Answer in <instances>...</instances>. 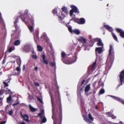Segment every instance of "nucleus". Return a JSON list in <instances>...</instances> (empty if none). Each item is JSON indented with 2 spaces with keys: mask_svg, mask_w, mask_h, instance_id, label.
<instances>
[{
  "mask_svg": "<svg viewBox=\"0 0 124 124\" xmlns=\"http://www.w3.org/2000/svg\"><path fill=\"white\" fill-rule=\"evenodd\" d=\"M19 102H17L13 104V107H14L15 106L19 104Z\"/></svg>",
  "mask_w": 124,
  "mask_h": 124,
  "instance_id": "864d4df0",
  "label": "nucleus"
},
{
  "mask_svg": "<svg viewBox=\"0 0 124 124\" xmlns=\"http://www.w3.org/2000/svg\"><path fill=\"white\" fill-rule=\"evenodd\" d=\"M11 95H10L9 97L7 98V101L8 102L9 101H11L12 97Z\"/></svg>",
  "mask_w": 124,
  "mask_h": 124,
  "instance_id": "a878e982",
  "label": "nucleus"
},
{
  "mask_svg": "<svg viewBox=\"0 0 124 124\" xmlns=\"http://www.w3.org/2000/svg\"><path fill=\"white\" fill-rule=\"evenodd\" d=\"M43 115L42 112L38 114V116L40 117V118H42V115Z\"/></svg>",
  "mask_w": 124,
  "mask_h": 124,
  "instance_id": "79ce46f5",
  "label": "nucleus"
},
{
  "mask_svg": "<svg viewBox=\"0 0 124 124\" xmlns=\"http://www.w3.org/2000/svg\"><path fill=\"white\" fill-rule=\"evenodd\" d=\"M111 117L112 119H115L116 117V116H115L114 115L112 114Z\"/></svg>",
  "mask_w": 124,
  "mask_h": 124,
  "instance_id": "09e8293b",
  "label": "nucleus"
},
{
  "mask_svg": "<svg viewBox=\"0 0 124 124\" xmlns=\"http://www.w3.org/2000/svg\"><path fill=\"white\" fill-rule=\"evenodd\" d=\"M52 12L54 14H57V9L56 8H54Z\"/></svg>",
  "mask_w": 124,
  "mask_h": 124,
  "instance_id": "2f4dec72",
  "label": "nucleus"
},
{
  "mask_svg": "<svg viewBox=\"0 0 124 124\" xmlns=\"http://www.w3.org/2000/svg\"><path fill=\"white\" fill-rule=\"evenodd\" d=\"M49 94L51 98V102L52 103V99L53 97V94L51 93H50Z\"/></svg>",
  "mask_w": 124,
  "mask_h": 124,
  "instance_id": "37998d69",
  "label": "nucleus"
},
{
  "mask_svg": "<svg viewBox=\"0 0 124 124\" xmlns=\"http://www.w3.org/2000/svg\"><path fill=\"white\" fill-rule=\"evenodd\" d=\"M18 17H16V18L15 21L14 23V26L16 28V31L19 28V27L17 25V23L18 22Z\"/></svg>",
  "mask_w": 124,
  "mask_h": 124,
  "instance_id": "1a4fd4ad",
  "label": "nucleus"
},
{
  "mask_svg": "<svg viewBox=\"0 0 124 124\" xmlns=\"http://www.w3.org/2000/svg\"><path fill=\"white\" fill-rule=\"evenodd\" d=\"M4 92L6 93V94H9L10 95H11L13 94L12 93L10 89L5 90H4Z\"/></svg>",
  "mask_w": 124,
  "mask_h": 124,
  "instance_id": "5701e85b",
  "label": "nucleus"
},
{
  "mask_svg": "<svg viewBox=\"0 0 124 124\" xmlns=\"http://www.w3.org/2000/svg\"><path fill=\"white\" fill-rule=\"evenodd\" d=\"M74 12L72 9L71 10L70 12V16H72Z\"/></svg>",
  "mask_w": 124,
  "mask_h": 124,
  "instance_id": "ea45409f",
  "label": "nucleus"
},
{
  "mask_svg": "<svg viewBox=\"0 0 124 124\" xmlns=\"http://www.w3.org/2000/svg\"><path fill=\"white\" fill-rule=\"evenodd\" d=\"M6 122L5 121H3L0 123V124H5Z\"/></svg>",
  "mask_w": 124,
  "mask_h": 124,
  "instance_id": "bf43d9fd",
  "label": "nucleus"
},
{
  "mask_svg": "<svg viewBox=\"0 0 124 124\" xmlns=\"http://www.w3.org/2000/svg\"><path fill=\"white\" fill-rule=\"evenodd\" d=\"M103 49L102 47H96L95 48L96 54L97 55V53L101 54L102 51Z\"/></svg>",
  "mask_w": 124,
  "mask_h": 124,
  "instance_id": "9d476101",
  "label": "nucleus"
},
{
  "mask_svg": "<svg viewBox=\"0 0 124 124\" xmlns=\"http://www.w3.org/2000/svg\"><path fill=\"white\" fill-rule=\"evenodd\" d=\"M73 33L77 35H78L80 33L78 29H75L73 30Z\"/></svg>",
  "mask_w": 124,
  "mask_h": 124,
  "instance_id": "aec40b11",
  "label": "nucleus"
},
{
  "mask_svg": "<svg viewBox=\"0 0 124 124\" xmlns=\"http://www.w3.org/2000/svg\"><path fill=\"white\" fill-rule=\"evenodd\" d=\"M88 116L90 119L92 121H93V118L92 117L90 113L88 114Z\"/></svg>",
  "mask_w": 124,
  "mask_h": 124,
  "instance_id": "c756f323",
  "label": "nucleus"
},
{
  "mask_svg": "<svg viewBox=\"0 0 124 124\" xmlns=\"http://www.w3.org/2000/svg\"><path fill=\"white\" fill-rule=\"evenodd\" d=\"M116 31L117 32L120 33L122 31V30L119 28H117L116 29Z\"/></svg>",
  "mask_w": 124,
  "mask_h": 124,
  "instance_id": "c9c22d12",
  "label": "nucleus"
},
{
  "mask_svg": "<svg viewBox=\"0 0 124 124\" xmlns=\"http://www.w3.org/2000/svg\"><path fill=\"white\" fill-rule=\"evenodd\" d=\"M110 96L115 100L121 102L124 105V100H123L120 98L113 95H110Z\"/></svg>",
  "mask_w": 124,
  "mask_h": 124,
  "instance_id": "39448f33",
  "label": "nucleus"
},
{
  "mask_svg": "<svg viewBox=\"0 0 124 124\" xmlns=\"http://www.w3.org/2000/svg\"><path fill=\"white\" fill-rule=\"evenodd\" d=\"M20 41L19 40H17L14 42V44L15 46H18L20 44Z\"/></svg>",
  "mask_w": 124,
  "mask_h": 124,
  "instance_id": "393cba45",
  "label": "nucleus"
},
{
  "mask_svg": "<svg viewBox=\"0 0 124 124\" xmlns=\"http://www.w3.org/2000/svg\"><path fill=\"white\" fill-rule=\"evenodd\" d=\"M20 124H25V123L24 122H22L20 123Z\"/></svg>",
  "mask_w": 124,
  "mask_h": 124,
  "instance_id": "338daca9",
  "label": "nucleus"
},
{
  "mask_svg": "<svg viewBox=\"0 0 124 124\" xmlns=\"http://www.w3.org/2000/svg\"><path fill=\"white\" fill-rule=\"evenodd\" d=\"M50 65H51L52 67H55V62L54 63L51 62L50 63Z\"/></svg>",
  "mask_w": 124,
  "mask_h": 124,
  "instance_id": "58836bf2",
  "label": "nucleus"
},
{
  "mask_svg": "<svg viewBox=\"0 0 124 124\" xmlns=\"http://www.w3.org/2000/svg\"><path fill=\"white\" fill-rule=\"evenodd\" d=\"M58 103H59V109L60 111V114L58 115V117H59V118L60 119V124H61L62 123V107L61 105V103L60 100V95L58 97ZM52 112L53 114V116H52V118L54 120V124H56V123L57 121V114H56L54 112L55 108L53 105H52Z\"/></svg>",
  "mask_w": 124,
  "mask_h": 124,
  "instance_id": "f257e3e1",
  "label": "nucleus"
},
{
  "mask_svg": "<svg viewBox=\"0 0 124 124\" xmlns=\"http://www.w3.org/2000/svg\"><path fill=\"white\" fill-rule=\"evenodd\" d=\"M72 20L74 22L77 23L78 24V19H73Z\"/></svg>",
  "mask_w": 124,
  "mask_h": 124,
  "instance_id": "a19ab883",
  "label": "nucleus"
},
{
  "mask_svg": "<svg viewBox=\"0 0 124 124\" xmlns=\"http://www.w3.org/2000/svg\"><path fill=\"white\" fill-rule=\"evenodd\" d=\"M104 27L107 30L110 32H112V28L110 27L107 25H104Z\"/></svg>",
  "mask_w": 124,
  "mask_h": 124,
  "instance_id": "a211bd4d",
  "label": "nucleus"
},
{
  "mask_svg": "<svg viewBox=\"0 0 124 124\" xmlns=\"http://www.w3.org/2000/svg\"><path fill=\"white\" fill-rule=\"evenodd\" d=\"M16 70L17 71L20 72V69L19 67H17L16 68Z\"/></svg>",
  "mask_w": 124,
  "mask_h": 124,
  "instance_id": "3c124183",
  "label": "nucleus"
},
{
  "mask_svg": "<svg viewBox=\"0 0 124 124\" xmlns=\"http://www.w3.org/2000/svg\"><path fill=\"white\" fill-rule=\"evenodd\" d=\"M19 14V16L21 17L22 21L24 22L25 23H26V21H25V18L24 17V16L21 13H20Z\"/></svg>",
  "mask_w": 124,
  "mask_h": 124,
  "instance_id": "dca6fc26",
  "label": "nucleus"
},
{
  "mask_svg": "<svg viewBox=\"0 0 124 124\" xmlns=\"http://www.w3.org/2000/svg\"><path fill=\"white\" fill-rule=\"evenodd\" d=\"M66 26L68 28L69 31L71 33H73V30L72 29L71 27L70 26V25H68L67 24L66 25Z\"/></svg>",
  "mask_w": 124,
  "mask_h": 124,
  "instance_id": "412c9836",
  "label": "nucleus"
},
{
  "mask_svg": "<svg viewBox=\"0 0 124 124\" xmlns=\"http://www.w3.org/2000/svg\"><path fill=\"white\" fill-rule=\"evenodd\" d=\"M95 40L96 41L98 42L97 44L98 46H100L102 47L103 46V44L100 39H96Z\"/></svg>",
  "mask_w": 124,
  "mask_h": 124,
  "instance_id": "6e6552de",
  "label": "nucleus"
},
{
  "mask_svg": "<svg viewBox=\"0 0 124 124\" xmlns=\"http://www.w3.org/2000/svg\"><path fill=\"white\" fill-rule=\"evenodd\" d=\"M106 114L108 115V116L109 117H111L112 114L110 112H106Z\"/></svg>",
  "mask_w": 124,
  "mask_h": 124,
  "instance_id": "4c0bfd02",
  "label": "nucleus"
},
{
  "mask_svg": "<svg viewBox=\"0 0 124 124\" xmlns=\"http://www.w3.org/2000/svg\"><path fill=\"white\" fill-rule=\"evenodd\" d=\"M25 68V66L24 65L23 66V70H24Z\"/></svg>",
  "mask_w": 124,
  "mask_h": 124,
  "instance_id": "69168bd1",
  "label": "nucleus"
},
{
  "mask_svg": "<svg viewBox=\"0 0 124 124\" xmlns=\"http://www.w3.org/2000/svg\"><path fill=\"white\" fill-rule=\"evenodd\" d=\"M66 54L64 52L62 51L61 53V56L62 57V60L65 63H66V61L64 60V59L66 56Z\"/></svg>",
  "mask_w": 124,
  "mask_h": 124,
  "instance_id": "9b49d317",
  "label": "nucleus"
},
{
  "mask_svg": "<svg viewBox=\"0 0 124 124\" xmlns=\"http://www.w3.org/2000/svg\"><path fill=\"white\" fill-rule=\"evenodd\" d=\"M21 116V118H23V120L27 122H28L29 121V116L25 114L24 116L22 115V116Z\"/></svg>",
  "mask_w": 124,
  "mask_h": 124,
  "instance_id": "f8f14e48",
  "label": "nucleus"
},
{
  "mask_svg": "<svg viewBox=\"0 0 124 124\" xmlns=\"http://www.w3.org/2000/svg\"><path fill=\"white\" fill-rule=\"evenodd\" d=\"M13 50V48L12 47H10L8 49V52L9 53H10Z\"/></svg>",
  "mask_w": 124,
  "mask_h": 124,
  "instance_id": "a18cd8bd",
  "label": "nucleus"
},
{
  "mask_svg": "<svg viewBox=\"0 0 124 124\" xmlns=\"http://www.w3.org/2000/svg\"><path fill=\"white\" fill-rule=\"evenodd\" d=\"M32 58L35 59H37V56L35 55H33L32 56Z\"/></svg>",
  "mask_w": 124,
  "mask_h": 124,
  "instance_id": "8fccbe9b",
  "label": "nucleus"
},
{
  "mask_svg": "<svg viewBox=\"0 0 124 124\" xmlns=\"http://www.w3.org/2000/svg\"><path fill=\"white\" fill-rule=\"evenodd\" d=\"M42 57L43 58V60L44 62V63L46 65H47L48 63V62L47 60H46V55L44 54H43L42 55Z\"/></svg>",
  "mask_w": 124,
  "mask_h": 124,
  "instance_id": "f3484780",
  "label": "nucleus"
},
{
  "mask_svg": "<svg viewBox=\"0 0 124 124\" xmlns=\"http://www.w3.org/2000/svg\"><path fill=\"white\" fill-rule=\"evenodd\" d=\"M85 21L84 18L78 19V24H83L85 23Z\"/></svg>",
  "mask_w": 124,
  "mask_h": 124,
  "instance_id": "4468645a",
  "label": "nucleus"
},
{
  "mask_svg": "<svg viewBox=\"0 0 124 124\" xmlns=\"http://www.w3.org/2000/svg\"><path fill=\"white\" fill-rule=\"evenodd\" d=\"M62 9L61 16L63 18H64L65 17V15H67L68 14L67 8L66 7L64 6L62 8Z\"/></svg>",
  "mask_w": 124,
  "mask_h": 124,
  "instance_id": "7ed1b4c3",
  "label": "nucleus"
},
{
  "mask_svg": "<svg viewBox=\"0 0 124 124\" xmlns=\"http://www.w3.org/2000/svg\"><path fill=\"white\" fill-rule=\"evenodd\" d=\"M34 84L35 85H36L37 86H39V84L37 82H34Z\"/></svg>",
  "mask_w": 124,
  "mask_h": 124,
  "instance_id": "c03bdc74",
  "label": "nucleus"
},
{
  "mask_svg": "<svg viewBox=\"0 0 124 124\" xmlns=\"http://www.w3.org/2000/svg\"><path fill=\"white\" fill-rule=\"evenodd\" d=\"M37 100L39 101L41 103H42V101L41 99L39 97H37Z\"/></svg>",
  "mask_w": 124,
  "mask_h": 124,
  "instance_id": "de8ad7c7",
  "label": "nucleus"
},
{
  "mask_svg": "<svg viewBox=\"0 0 124 124\" xmlns=\"http://www.w3.org/2000/svg\"><path fill=\"white\" fill-rule=\"evenodd\" d=\"M77 58L75 55L72 56V58H70L69 59V62L70 63H73L76 61Z\"/></svg>",
  "mask_w": 124,
  "mask_h": 124,
  "instance_id": "0eeeda50",
  "label": "nucleus"
},
{
  "mask_svg": "<svg viewBox=\"0 0 124 124\" xmlns=\"http://www.w3.org/2000/svg\"><path fill=\"white\" fill-rule=\"evenodd\" d=\"M37 48L38 50L39 51H41L43 50L42 47L38 45L37 46Z\"/></svg>",
  "mask_w": 124,
  "mask_h": 124,
  "instance_id": "cd10ccee",
  "label": "nucleus"
},
{
  "mask_svg": "<svg viewBox=\"0 0 124 124\" xmlns=\"http://www.w3.org/2000/svg\"><path fill=\"white\" fill-rule=\"evenodd\" d=\"M29 20H30L32 25H30L29 27V28L30 31L32 32L34 31V27L33 26L34 23V20L32 17L30 19H29Z\"/></svg>",
  "mask_w": 124,
  "mask_h": 124,
  "instance_id": "20e7f679",
  "label": "nucleus"
},
{
  "mask_svg": "<svg viewBox=\"0 0 124 124\" xmlns=\"http://www.w3.org/2000/svg\"><path fill=\"white\" fill-rule=\"evenodd\" d=\"M3 83L5 85V86H4L5 87H6V86H8L9 85L7 83H6L5 82H3Z\"/></svg>",
  "mask_w": 124,
  "mask_h": 124,
  "instance_id": "49530a36",
  "label": "nucleus"
},
{
  "mask_svg": "<svg viewBox=\"0 0 124 124\" xmlns=\"http://www.w3.org/2000/svg\"><path fill=\"white\" fill-rule=\"evenodd\" d=\"M105 91L104 89L103 88L101 89L100 91V93L101 94H102L104 93Z\"/></svg>",
  "mask_w": 124,
  "mask_h": 124,
  "instance_id": "473e14b6",
  "label": "nucleus"
},
{
  "mask_svg": "<svg viewBox=\"0 0 124 124\" xmlns=\"http://www.w3.org/2000/svg\"><path fill=\"white\" fill-rule=\"evenodd\" d=\"M112 35L114 39L116 41H118L117 38L115 34L113 33H112Z\"/></svg>",
  "mask_w": 124,
  "mask_h": 124,
  "instance_id": "c85d7f7f",
  "label": "nucleus"
},
{
  "mask_svg": "<svg viewBox=\"0 0 124 124\" xmlns=\"http://www.w3.org/2000/svg\"><path fill=\"white\" fill-rule=\"evenodd\" d=\"M29 108L31 111L32 112H35L36 110V109L33 107L31 105H29Z\"/></svg>",
  "mask_w": 124,
  "mask_h": 124,
  "instance_id": "b1692460",
  "label": "nucleus"
},
{
  "mask_svg": "<svg viewBox=\"0 0 124 124\" xmlns=\"http://www.w3.org/2000/svg\"><path fill=\"white\" fill-rule=\"evenodd\" d=\"M5 62V59H4L2 61V64H4Z\"/></svg>",
  "mask_w": 124,
  "mask_h": 124,
  "instance_id": "680f3d73",
  "label": "nucleus"
},
{
  "mask_svg": "<svg viewBox=\"0 0 124 124\" xmlns=\"http://www.w3.org/2000/svg\"><path fill=\"white\" fill-rule=\"evenodd\" d=\"M38 68L37 67H35L34 68V70L37 72Z\"/></svg>",
  "mask_w": 124,
  "mask_h": 124,
  "instance_id": "13d9d810",
  "label": "nucleus"
},
{
  "mask_svg": "<svg viewBox=\"0 0 124 124\" xmlns=\"http://www.w3.org/2000/svg\"><path fill=\"white\" fill-rule=\"evenodd\" d=\"M46 121V119L45 117H43L42 119V122L43 123H45Z\"/></svg>",
  "mask_w": 124,
  "mask_h": 124,
  "instance_id": "e433bc0d",
  "label": "nucleus"
},
{
  "mask_svg": "<svg viewBox=\"0 0 124 124\" xmlns=\"http://www.w3.org/2000/svg\"><path fill=\"white\" fill-rule=\"evenodd\" d=\"M95 108L96 109H98V107L97 105H96L95 106Z\"/></svg>",
  "mask_w": 124,
  "mask_h": 124,
  "instance_id": "e2e57ef3",
  "label": "nucleus"
},
{
  "mask_svg": "<svg viewBox=\"0 0 124 124\" xmlns=\"http://www.w3.org/2000/svg\"><path fill=\"white\" fill-rule=\"evenodd\" d=\"M96 60L93 63V64L91 66V69L92 71H93L96 68Z\"/></svg>",
  "mask_w": 124,
  "mask_h": 124,
  "instance_id": "6ab92c4d",
  "label": "nucleus"
},
{
  "mask_svg": "<svg viewBox=\"0 0 124 124\" xmlns=\"http://www.w3.org/2000/svg\"><path fill=\"white\" fill-rule=\"evenodd\" d=\"M110 48L109 50V56H110L111 54L112 50V45H110Z\"/></svg>",
  "mask_w": 124,
  "mask_h": 124,
  "instance_id": "bb28decb",
  "label": "nucleus"
},
{
  "mask_svg": "<svg viewBox=\"0 0 124 124\" xmlns=\"http://www.w3.org/2000/svg\"><path fill=\"white\" fill-rule=\"evenodd\" d=\"M55 86L56 88V92H57L58 93V95H59V87L57 85V82H56V84H55Z\"/></svg>",
  "mask_w": 124,
  "mask_h": 124,
  "instance_id": "7c9ffc66",
  "label": "nucleus"
},
{
  "mask_svg": "<svg viewBox=\"0 0 124 124\" xmlns=\"http://www.w3.org/2000/svg\"><path fill=\"white\" fill-rule=\"evenodd\" d=\"M85 80H84L82 81L81 83V86H82L83 84L85 82Z\"/></svg>",
  "mask_w": 124,
  "mask_h": 124,
  "instance_id": "052dcab7",
  "label": "nucleus"
},
{
  "mask_svg": "<svg viewBox=\"0 0 124 124\" xmlns=\"http://www.w3.org/2000/svg\"><path fill=\"white\" fill-rule=\"evenodd\" d=\"M96 82L95 81L93 83V86L94 87H95V85L96 84Z\"/></svg>",
  "mask_w": 124,
  "mask_h": 124,
  "instance_id": "4d7b16f0",
  "label": "nucleus"
},
{
  "mask_svg": "<svg viewBox=\"0 0 124 124\" xmlns=\"http://www.w3.org/2000/svg\"><path fill=\"white\" fill-rule=\"evenodd\" d=\"M120 36L123 38H124V32L122 31L120 33Z\"/></svg>",
  "mask_w": 124,
  "mask_h": 124,
  "instance_id": "72a5a7b5",
  "label": "nucleus"
},
{
  "mask_svg": "<svg viewBox=\"0 0 124 124\" xmlns=\"http://www.w3.org/2000/svg\"><path fill=\"white\" fill-rule=\"evenodd\" d=\"M84 120L86 122L88 121L89 119H88L87 117L85 116H83Z\"/></svg>",
  "mask_w": 124,
  "mask_h": 124,
  "instance_id": "f704fd0d",
  "label": "nucleus"
},
{
  "mask_svg": "<svg viewBox=\"0 0 124 124\" xmlns=\"http://www.w3.org/2000/svg\"><path fill=\"white\" fill-rule=\"evenodd\" d=\"M90 84H89L86 86L85 90V92H87L89 91L90 88Z\"/></svg>",
  "mask_w": 124,
  "mask_h": 124,
  "instance_id": "4be33fe9",
  "label": "nucleus"
},
{
  "mask_svg": "<svg viewBox=\"0 0 124 124\" xmlns=\"http://www.w3.org/2000/svg\"><path fill=\"white\" fill-rule=\"evenodd\" d=\"M12 113H13V111H12V110L11 109V110L9 112V114L10 115H12Z\"/></svg>",
  "mask_w": 124,
  "mask_h": 124,
  "instance_id": "5fc2aeb1",
  "label": "nucleus"
},
{
  "mask_svg": "<svg viewBox=\"0 0 124 124\" xmlns=\"http://www.w3.org/2000/svg\"><path fill=\"white\" fill-rule=\"evenodd\" d=\"M78 40L83 44L85 43L86 42V39L83 37H79L78 39Z\"/></svg>",
  "mask_w": 124,
  "mask_h": 124,
  "instance_id": "2eb2a0df",
  "label": "nucleus"
},
{
  "mask_svg": "<svg viewBox=\"0 0 124 124\" xmlns=\"http://www.w3.org/2000/svg\"><path fill=\"white\" fill-rule=\"evenodd\" d=\"M12 35H13L14 34L15 32V31H12Z\"/></svg>",
  "mask_w": 124,
  "mask_h": 124,
  "instance_id": "0e129e2a",
  "label": "nucleus"
},
{
  "mask_svg": "<svg viewBox=\"0 0 124 124\" xmlns=\"http://www.w3.org/2000/svg\"><path fill=\"white\" fill-rule=\"evenodd\" d=\"M87 122L88 124H92V122H91L90 120H89Z\"/></svg>",
  "mask_w": 124,
  "mask_h": 124,
  "instance_id": "6e6d98bb",
  "label": "nucleus"
},
{
  "mask_svg": "<svg viewBox=\"0 0 124 124\" xmlns=\"http://www.w3.org/2000/svg\"><path fill=\"white\" fill-rule=\"evenodd\" d=\"M83 90V89H82V88H81L80 89V91L81 92Z\"/></svg>",
  "mask_w": 124,
  "mask_h": 124,
  "instance_id": "774afa93",
  "label": "nucleus"
},
{
  "mask_svg": "<svg viewBox=\"0 0 124 124\" xmlns=\"http://www.w3.org/2000/svg\"><path fill=\"white\" fill-rule=\"evenodd\" d=\"M57 16L58 17L59 19V20H60V21H62L63 20V19L62 18V17L61 16H58L57 15Z\"/></svg>",
  "mask_w": 124,
  "mask_h": 124,
  "instance_id": "603ef678",
  "label": "nucleus"
},
{
  "mask_svg": "<svg viewBox=\"0 0 124 124\" xmlns=\"http://www.w3.org/2000/svg\"><path fill=\"white\" fill-rule=\"evenodd\" d=\"M70 7L75 13H77L78 14H79V12L78 11V9L76 6L73 5H71V6H70Z\"/></svg>",
  "mask_w": 124,
  "mask_h": 124,
  "instance_id": "423d86ee",
  "label": "nucleus"
},
{
  "mask_svg": "<svg viewBox=\"0 0 124 124\" xmlns=\"http://www.w3.org/2000/svg\"><path fill=\"white\" fill-rule=\"evenodd\" d=\"M121 84H119L118 86H119L123 84V83L124 81V70L121 71L119 76Z\"/></svg>",
  "mask_w": 124,
  "mask_h": 124,
  "instance_id": "f03ea898",
  "label": "nucleus"
},
{
  "mask_svg": "<svg viewBox=\"0 0 124 124\" xmlns=\"http://www.w3.org/2000/svg\"><path fill=\"white\" fill-rule=\"evenodd\" d=\"M30 50V48L28 46L25 45L23 48V50L26 52H28Z\"/></svg>",
  "mask_w": 124,
  "mask_h": 124,
  "instance_id": "ddd939ff",
  "label": "nucleus"
}]
</instances>
